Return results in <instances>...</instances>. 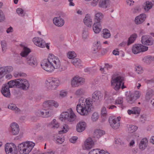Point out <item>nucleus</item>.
<instances>
[{
  "label": "nucleus",
  "instance_id": "aec40b11",
  "mask_svg": "<svg viewBox=\"0 0 154 154\" xmlns=\"http://www.w3.org/2000/svg\"><path fill=\"white\" fill-rule=\"evenodd\" d=\"M54 24L58 27H62L64 24L65 21L64 19L60 17H55L53 19Z\"/></svg>",
  "mask_w": 154,
  "mask_h": 154
},
{
  "label": "nucleus",
  "instance_id": "6e6552de",
  "mask_svg": "<svg viewBox=\"0 0 154 154\" xmlns=\"http://www.w3.org/2000/svg\"><path fill=\"white\" fill-rule=\"evenodd\" d=\"M85 82L84 78L79 76H75L72 79L70 84L73 88L78 87L83 85Z\"/></svg>",
  "mask_w": 154,
  "mask_h": 154
},
{
  "label": "nucleus",
  "instance_id": "ea45409f",
  "mask_svg": "<svg viewBox=\"0 0 154 154\" xmlns=\"http://www.w3.org/2000/svg\"><path fill=\"white\" fill-rule=\"evenodd\" d=\"M8 108L16 113H19L20 112V110L14 104H9L8 106Z\"/></svg>",
  "mask_w": 154,
  "mask_h": 154
},
{
  "label": "nucleus",
  "instance_id": "f03ea898",
  "mask_svg": "<svg viewBox=\"0 0 154 154\" xmlns=\"http://www.w3.org/2000/svg\"><path fill=\"white\" fill-rule=\"evenodd\" d=\"M61 66V62L59 58L54 55L50 54L47 60L43 61L41 64L42 68L46 71L51 72L54 69H59Z\"/></svg>",
  "mask_w": 154,
  "mask_h": 154
},
{
  "label": "nucleus",
  "instance_id": "0eeeda50",
  "mask_svg": "<svg viewBox=\"0 0 154 154\" xmlns=\"http://www.w3.org/2000/svg\"><path fill=\"white\" fill-rule=\"evenodd\" d=\"M121 117L120 116L115 117L110 116L109 119V122L110 127L113 129H118L120 125Z\"/></svg>",
  "mask_w": 154,
  "mask_h": 154
},
{
  "label": "nucleus",
  "instance_id": "2eb2a0df",
  "mask_svg": "<svg viewBox=\"0 0 154 154\" xmlns=\"http://www.w3.org/2000/svg\"><path fill=\"white\" fill-rule=\"evenodd\" d=\"M10 130L13 135H17L19 134L20 131L19 125L15 122L11 123L10 125Z\"/></svg>",
  "mask_w": 154,
  "mask_h": 154
},
{
  "label": "nucleus",
  "instance_id": "c756f323",
  "mask_svg": "<svg viewBox=\"0 0 154 154\" xmlns=\"http://www.w3.org/2000/svg\"><path fill=\"white\" fill-rule=\"evenodd\" d=\"M106 107L105 106L102 107L100 111L101 117L104 120L107 119L108 117Z\"/></svg>",
  "mask_w": 154,
  "mask_h": 154
},
{
  "label": "nucleus",
  "instance_id": "393cba45",
  "mask_svg": "<svg viewBox=\"0 0 154 154\" xmlns=\"http://www.w3.org/2000/svg\"><path fill=\"white\" fill-rule=\"evenodd\" d=\"M93 30L96 34H98L100 32L102 29V26L100 22H94L92 26Z\"/></svg>",
  "mask_w": 154,
  "mask_h": 154
},
{
  "label": "nucleus",
  "instance_id": "dca6fc26",
  "mask_svg": "<svg viewBox=\"0 0 154 154\" xmlns=\"http://www.w3.org/2000/svg\"><path fill=\"white\" fill-rule=\"evenodd\" d=\"M33 42L36 46L42 48H44L46 46L45 42L41 38L35 37L33 38Z\"/></svg>",
  "mask_w": 154,
  "mask_h": 154
},
{
  "label": "nucleus",
  "instance_id": "473e14b6",
  "mask_svg": "<svg viewBox=\"0 0 154 154\" xmlns=\"http://www.w3.org/2000/svg\"><path fill=\"white\" fill-rule=\"evenodd\" d=\"M54 140L56 143L59 144H62L64 141V137L61 135L60 134L54 136Z\"/></svg>",
  "mask_w": 154,
  "mask_h": 154
},
{
  "label": "nucleus",
  "instance_id": "3c124183",
  "mask_svg": "<svg viewBox=\"0 0 154 154\" xmlns=\"http://www.w3.org/2000/svg\"><path fill=\"white\" fill-rule=\"evenodd\" d=\"M17 14L20 16L23 17L25 15V12L24 10L21 8H17L16 10Z\"/></svg>",
  "mask_w": 154,
  "mask_h": 154
},
{
  "label": "nucleus",
  "instance_id": "5fc2aeb1",
  "mask_svg": "<svg viewBox=\"0 0 154 154\" xmlns=\"http://www.w3.org/2000/svg\"><path fill=\"white\" fill-rule=\"evenodd\" d=\"M67 56L69 58L72 59L75 58L76 57V55L74 51H70L68 52Z\"/></svg>",
  "mask_w": 154,
  "mask_h": 154
},
{
  "label": "nucleus",
  "instance_id": "a19ab883",
  "mask_svg": "<svg viewBox=\"0 0 154 154\" xmlns=\"http://www.w3.org/2000/svg\"><path fill=\"white\" fill-rule=\"evenodd\" d=\"M137 100L134 97V96L131 94H130L126 97V100L129 104H132L134 103Z\"/></svg>",
  "mask_w": 154,
  "mask_h": 154
},
{
  "label": "nucleus",
  "instance_id": "e433bc0d",
  "mask_svg": "<svg viewBox=\"0 0 154 154\" xmlns=\"http://www.w3.org/2000/svg\"><path fill=\"white\" fill-rule=\"evenodd\" d=\"M0 68L3 73H4L5 75L6 74L11 72L12 71L13 69V67L11 66L2 67Z\"/></svg>",
  "mask_w": 154,
  "mask_h": 154
},
{
  "label": "nucleus",
  "instance_id": "c03bdc74",
  "mask_svg": "<svg viewBox=\"0 0 154 154\" xmlns=\"http://www.w3.org/2000/svg\"><path fill=\"white\" fill-rule=\"evenodd\" d=\"M99 115L97 112H94L91 115V120L92 122H94L97 121L99 118Z\"/></svg>",
  "mask_w": 154,
  "mask_h": 154
},
{
  "label": "nucleus",
  "instance_id": "c85d7f7f",
  "mask_svg": "<svg viewBox=\"0 0 154 154\" xmlns=\"http://www.w3.org/2000/svg\"><path fill=\"white\" fill-rule=\"evenodd\" d=\"M88 154H110L107 152H106L103 150H100L99 149H94L91 150Z\"/></svg>",
  "mask_w": 154,
  "mask_h": 154
},
{
  "label": "nucleus",
  "instance_id": "f8f14e48",
  "mask_svg": "<svg viewBox=\"0 0 154 154\" xmlns=\"http://www.w3.org/2000/svg\"><path fill=\"white\" fill-rule=\"evenodd\" d=\"M18 88L24 91L27 90L29 88L30 84L27 79H18Z\"/></svg>",
  "mask_w": 154,
  "mask_h": 154
},
{
  "label": "nucleus",
  "instance_id": "423d86ee",
  "mask_svg": "<svg viewBox=\"0 0 154 154\" xmlns=\"http://www.w3.org/2000/svg\"><path fill=\"white\" fill-rule=\"evenodd\" d=\"M60 84V81L58 79L49 78L45 81V87L47 91L51 92L56 89Z\"/></svg>",
  "mask_w": 154,
  "mask_h": 154
},
{
  "label": "nucleus",
  "instance_id": "13d9d810",
  "mask_svg": "<svg viewBox=\"0 0 154 154\" xmlns=\"http://www.w3.org/2000/svg\"><path fill=\"white\" fill-rule=\"evenodd\" d=\"M93 46L95 47L96 48L99 50H100L101 48V44L100 42V41H97L95 42L93 44Z\"/></svg>",
  "mask_w": 154,
  "mask_h": 154
},
{
  "label": "nucleus",
  "instance_id": "a18cd8bd",
  "mask_svg": "<svg viewBox=\"0 0 154 154\" xmlns=\"http://www.w3.org/2000/svg\"><path fill=\"white\" fill-rule=\"evenodd\" d=\"M85 90L83 88H79L77 89L75 92V95L78 97L83 95L85 93Z\"/></svg>",
  "mask_w": 154,
  "mask_h": 154
},
{
  "label": "nucleus",
  "instance_id": "052dcab7",
  "mask_svg": "<svg viewBox=\"0 0 154 154\" xmlns=\"http://www.w3.org/2000/svg\"><path fill=\"white\" fill-rule=\"evenodd\" d=\"M123 99L122 97H119L115 101V104H121L123 103Z\"/></svg>",
  "mask_w": 154,
  "mask_h": 154
},
{
  "label": "nucleus",
  "instance_id": "2f4dec72",
  "mask_svg": "<svg viewBox=\"0 0 154 154\" xmlns=\"http://www.w3.org/2000/svg\"><path fill=\"white\" fill-rule=\"evenodd\" d=\"M31 52L30 49L26 47L23 46V47L22 50L20 53V55L22 57H25L27 56Z\"/></svg>",
  "mask_w": 154,
  "mask_h": 154
},
{
  "label": "nucleus",
  "instance_id": "338daca9",
  "mask_svg": "<svg viewBox=\"0 0 154 154\" xmlns=\"http://www.w3.org/2000/svg\"><path fill=\"white\" fill-rule=\"evenodd\" d=\"M52 112L50 111H47L44 112V118L48 117L51 116Z\"/></svg>",
  "mask_w": 154,
  "mask_h": 154
},
{
  "label": "nucleus",
  "instance_id": "bb28decb",
  "mask_svg": "<svg viewBox=\"0 0 154 154\" xmlns=\"http://www.w3.org/2000/svg\"><path fill=\"white\" fill-rule=\"evenodd\" d=\"M140 109L137 107H132L131 109H128L127 112L129 115L131 114L138 115L140 114Z\"/></svg>",
  "mask_w": 154,
  "mask_h": 154
},
{
  "label": "nucleus",
  "instance_id": "4d7b16f0",
  "mask_svg": "<svg viewBox=\"0 0 154 154\" xmlns=\"http://www.w3.org/2000/svg\"><path fill=\"white\" fill-rule=\"evenodd\" d=\"M67 92L64 90H62L60 91L59 97L60 98H63L66 97L67 94Z\"/></svg>",
  "mask_w": 154,
  "mask_h": 154
},
{
  "label": "nucleus",
  "instance_id": "c9c22d12",
  "mask_svg": "<svg viewBox=\"0 0 154 154\" xmlns=\"http://www.w3.org/2000/svg\"><path fill=\"white\" fill-rule=\"evenodd\" d=\"M18 79H15L14 80H11L7 84H5L8 86V87L9 88H12L14 87V86H16L18 87Z\"/></svg>",
  "mask_w": 154,
  "mask_h": 154
},
{
  "label": "nucleus",
  "instance_id": "680f3d73",
  "mask_svg": "<svg viewBox=\"0 0 154 154\" xmlns=\"http://www.w3.org/2000/svg\"><path fill=\"white\" fill-rule=\"evenodd\" d=\"M5 19V15L3 11L0 10V22L4 21Z\"/></svg>",
  "mask_w": 154,
  "mask_h": 154
},
{
  "label": "nucleus",
  "instance_id": "7ed1b4c3",
  "mask_svg": "<svg viewBox=\"0 0 154 154\" xmlns=\"http://www.w3.org/2000/svg\"><path fill=\"white\" fill-rule=\"evenodd\" d=\"M35 146L32 141H27L19 144L17 147L21 154H29Z\"/></svg>",
  "mask_w": 154,
  "mask_h": 154
},
{
  "label": "nucleus",
  "instance_id": "f3484780",
  "mask_svg": "<svg viewBox=\"0 0 154 154\" xmlns=\"http://www.w3.org/2000/svg\"><path fill=\"white\" fill-rule=\"evenodd\" d=\"M87 124L83 121L79 122L76 125V130L78 132H82L84 131L87 128Z\"/></svg>",
  "mask_w": 154,
  "mask_h": 154
},
{
  "label": "nucleus",
  "instance_id": "5701e85b",
  "mask_svg": "<svg viewBox=\"0 0 154 154\" xmlns=\"http://www.w3.org/2000/svg\"><path fill=\"white\" fill-rule=\"evenodd\" d=\"M83 22L88 27H91L93 24L91 16L89 14H86L83 19Z\"/></svg>",
  "mask_w": 154,
  "mask_h": 154
},
{
  "label": "nucleus",
  "instance_id": "ddd939ff",
  "mask_svg": "<svg viewBox=\"0 0 154 154\" xmlns=\"http://www.w3.org/2000/svg\"><path fill=\"white\" fill-rule=\"evenodd\" d=\"M94 145V142L91 137L87 138L84 142L83 148L89 150L92 148Z\"/></svg>",
  "mask_w": 154,
  "mask_h": 154
},
{
  "label": "nucleus",
  "instance_id": "e2e57ef3",
  "mask_svg": "<svg viewBox=\"0 0 154 154\" xmlns=\"http://www.w3.org/2000/svg\"><path fill=\"white\" fill-rule=\"evenodd\" d=\"M88 32L87 30H84L82 33V37L84 39H86L88 38Z\"/></svg>",
  "mask_w": 154,
  "mask_h": 154
},
{
  "label": "nucleus",
  "instance_id": "a211bd4d",
  "mask_svg": "<svg viewBox=\"0 0 154 154\" xmlns=\"http://www.w3.org/2000/svg\"><path fill=\"white\" fill-rule=\"evenodd\" d=\"M103 94L100 91H95L92 94V98L94 101L98 102L101 101L103 98Z\"/></svg>",
  "mask_w": 154,
  "mask_h": 154
},
{
  "label": "nucleus",
  "instance_id": "9b49d317",
  "mask_svg": "<svg viewBox=\"0 0 154 154\" xmlns=\"http://www.w3.org/2000/svg\"><path fill=\"white\" fill-rule=\"evenodd\" d=\"M5 150L7 154H17L16 146L14 143H7L5 145Z\"/></svg>",
  "mask_w": 154,
  "mask_h": 154
},
{
  "label": "nucleus",
  "instance_id": "b1692460",
  "mask_svg": "<svg viewBox=\"0 0 154 154\" xmlns=\"http://www.w3.org/2000/svg\"><path fill=\"white\" fill-rule=\"evenodd\" d=\"M1 92L3 95L6 97H10L11 96L10 91L7 85L4 84L2 86Z\"/></svg>",
  "mask_w": 154,
  "mask_h": 154
},
{
  "label": "nucleus",
  "instance_id": "6ab92c4d",
  "mask_svg": "<svg viewBox=\"0 0 154 154\" xmlns=\"http://www.w3.org/2000/svg\"><path fill=\"white\" fill-rule=\"evenodd\" d=\"M146 16L144 14H141L136 17L134 19V22L137 25H140L145 20Z\"/></svg>",
  "mask_w": 154,
  "mask_h": 154
},
{
  "label": "nucleus",
  "instance_id": "a878e982",
  "mask_svg": "<svg viewBox=\"0 0 154 154\" xmlns=\"http://www.w3.org/2000/svg\"><path fill=\"white\" fill-rule=\"evenodd\" d=\"M142 7L145 11L148 12L149 10L152 8L153 4L151 2L147 1L143 3Z\"/></svg>",
  "mask_w": 154,
  "mask_h": 154
},
{
  "label": "nucleus",
  "instance_id": "69168bd1",
  "mask_svg": "<svg viewBox=\"0 0 154 154\" xmlns=\"http://www.w3.org/2000/svg\"><path fill=\"white\" fill-rule=\"evenodd\" d=\"M115 143L116 144H119L121 145H123L124 144V142L123 140L120 139H117L115 140Z\"/></svg>",
  "mask_w": 154,
  "mask_h": 154
},
{
  "label": "nucleus",
  "instance_id": "4be33fe9",
  "mask_svg": "<svg viewBox=\"0 0 154 154\" xmlns=\"http://www.w3.org/2000/svg\"><path fill=\"white\" fill-rule=\"evenodd\" d=\"M141 42L143 44L146 45H152L153 44L152 38L149 36L146 35L142 36Z\"/></svg>",
  "mask_w": 154,
  "mask_h": 154
},
{
  "label": "nucleus",
  "instance_id": "f257e3e1",
  "mask_svg": "<svg viewBox=\"0 0 154 154\" xmlns=\"http://www.w3.org/2000/svg\"><path fill=\"white\" fill-rule=\"evenodd\" d=\"M92 108V103L90 98L82 97L79 99L76 110L80 115L86 116L91 112Z\"/></svg>",
  "mask_w": 154,
  "mask_h": 154
},
{
  "label": "nucleus",
  "instance_id": "37998d69",
  "mask_svg": "<svg viewBox=\"0 0 154 154\" xmlns=\"http://www.w3.org/2000/svg\"><path fill=\"white\" fill-rule=\"evenodd\" d=\"M154 60V57L150 56L145 57L142 59L143 61L146 64L150 63Z\"/></svg>",
  "mask_w": 154,
  "mask_h": 154
},
{
  "label": "nucleus",
  "instance_id": "8fccbe9b",
  "mask_svg": "<svg viewBox=\"0 0 154 154\" xmlns=\"http://www.w3.org/2000/svg\"><path fill=\"white\" fill-rule=\"evenodd\" d=\"M69 130V127L68 125L66 124H64L61 128V130L59 132L60 134L65 133Z\"/></svg>",
  "mask_w": 154,
  "mask_h": 154
},
{
  "label": "nucleus",
  "instance_id": "412c9836",
  "mask_svg": "<svg viewBox=\"0 0 154 154\" xmlns=\"http://www.w3.org/2000/svg\"><path fill=\"white\" fill-rule=\"evenodd\" d=\"M105 99L104 106L105 107L115 104L114 98L111 96H109L107 94H106L105 95Z\"/></svg>",
  "mask_w": 154,
  "mask_h": 154
},
{
  "label": "nucleus",
  "instance_id": "6e6d98bb",
  "mask_svg": "<svg viewBox=\"0 0 154 154\" xmlns=\"http://www.w3.org/2000/svg\"><path fill=\"white\" fill-rule=\"evenodd\" d=\"M35 114L37 116L44 118V112L42 110H37L35 111Z\"/></svg>",
  "mask_w": 154,
  "mask_h": 154
},
{
  "label": "nucleus",
  "instance_id": "1a4fd4ad",
  "mask_svg": "<svg viewBox=\"0 0 154 154\" xmlns=\"http://www.w3.org/2000/svg\"><path fill=\"white\" fill-rule=\"evenodd\" d=\"M59 106L58 103L54 100H49L44 101L42 104L43 108L45 110L51 109L53 106L56 108H57Z\"/></svg>",
  "mask_w": 154,
  "mask_h": 154
},
{
  "label": "nucleus",
  "instance_id": "4c0bfd02",
  "mask_svg": "<svg viewBox=\"0 0 154 154\" xmlns=\"http://www.w3.org/2000/svg\"><path fill=\"white\" fill-rule=\"evenodd\" d=\"M137 37V34L136 33H134L131 35L128 38L127 45H129L134 42V41Z\"/></svg>",
  "mask_w": 154,
  "mask_h": 154
},
{
  "label": "nucleus",
  "instance_id": "9d476101",
  "mask_svg": "<svg viewBox=\"0 0 154 154\" xmlns=\"http://www.w3.org/2000/svg\"><path fill=\"white\" fill-rule=\"evenodd\" d=\"M148 47L140 44H135L132 48V52L134 54H137L141 52L147 51Z\"/></svg>",
  "mask_w": 154,
  "mask_h": 154
},
{
  "label": "nucleus",
  "instance_id": "4468645a",
  "mask_svg": "<svg viewBox=\"0 0 154 154\" xmlns=\"http://www.w3.org/2000/svg\"><path fill=\"white\" fill-rule=\"evenodd\" d=\"M26 63L32 67H36L37 64V60L36 57L32 55L29 56L26 59Z\"/></svg>",
  "mask_w": 154,
  "mask_h": 154
},
{
  "label": "nucleus",
  "instance_id": "49530a36",
  "mask_svg": "<svg viewBox=\"0 0 154 154\" xmlns=\"http://www.w3.org/2000/svg\"><path fill=\"white\" fill-rule=\"evenodd\" d=\"M103 36L104 38H108L111 36L110 31L107 29H104L103 30Z\"/></svg>",
  "mask_w": 154,
  "mask_h": 154
},
{
  "label": "nucleus",
  "instance_id": "f704fd0d",
  "mask_svg": "<svg viewBox=\"0 0 154 154\" xmlns=\"http://www.w3.org/2000/svg\"><path fill=\"white\" fill-rule=\"evenodd\" d=\"M104 134L105 132L103 130L97 129L94 131L93 136L94 137L99 138Z\"/></svg>",
  "mask_w": 154,
  "mask_h": 154
},
{
  "label": "nucleus",
  "instance_id": "58836bf2",
  "mask_svg": "<svg viewBox=\"0 0 154 154\" xmlns=\"http://www.w3.org/2000/svg\"><path fill=\"white\" fill-rule=\"evenodd\" d=\"M51 128L53 129L58 128L60 126V123L55 119H54L49 125Z\"/></svg>",
  "mask_w": 154,
  "mask_h": 154
},
{
  "label": "nucleus",
  "instance_id": "bf43d9fd",
  "mask_svg": "<svg viewBox=\"0 0 154 154\" xmlns=\"http://www.w3.org/2000/svg\"><path fill=\"white\" fill-rule=\"evenodd\" d=\"M131 94L134 96V97L136 100L139 98L141 95V93L139 91H136L134 93Z\"/></svg>",
  "mask_w": 154,
  "mask_h": 154
},
{
  "label": "nucleus",
  "instance_id": "39448f33",
  "mask_svg": "<svg viewBox=\"0 0 154 154\" xmlns=\"http://www.w3.org/2000/svg\"><path fill=\"white\" fill-rule=\"evenodd\" d=\"M77 116L71 108L68 109L66 111L63 112L60 115L59 119L62 121H67L72 122L75 121Z\"/></svg>",
  "mask_w": 154,
  "mask_h": 154
},
{
  "label": "nucleus",
  "instance_id": "0e129e2a",
  "mask_svg": "<svg viewBox=\"0 0 154 154\" xmlns=\"http://www.w3.org/2000/svg\"><path fill=\"white\" fill-rule=\"evenodd\" d=\"M78 139V138L77 137L73 136L70 138L69 140L71 143H74L76 142Z\"/></svg>",
  "mask_w": 154,
  "mask_h": 154
},
{
  "label": "nucleus",
  "instance_id": "603ef678",
  "mask_svg": "<svg viewBox=\"0 0 154 154\" xmlns=\"http://www.w3.org/2000/svg\"><path fill=\"white\" fill-rule=\"evenodd\" d=\"M1 45L2 51L3 53L6 52L7 49V45L5 41L3 40L1 42Z\"/></svg>",
  "mask_w": 154,
  "mask_h": 154
},
{
  "label": "nucleus",
  "instance_id": "7c9ffc66",
  "mask_svg": "<svg viewBox=\"0 0 154 154\" xmlns=\"http://www.w3.org/2000/svg\"><path fill=\"white\" fill-rule=\"evenodd\" d=\"M154 95V89H149L146 91L145 99L147 100H149Z\"/></svg>",
  "mask_w": 154,
  "mask_h": 154
},
{
  "label": "nucleus",
  "instance_id": "de8ad7c7",
  "mask_svg": "<svg viewBox=\"0 0 154 154\" xmlns=\"http://www.w3.org/2000/svg\"><path fill=\"white\" fill-rule=\"evenodd\" d=\"M108 4L107 2V0H100L99 3V7L106 8L108 7Z\"/></svg>",
  "mask_w": 154,
  "mask_h": 154
},
{
  "label": "nucleus",
  "instance_id": "864d4df0",
  "mask_svg": "<svg viewBox=\"0 0 154 154\" xmlns=\"http://www.w3.org/2000/svg\"><path fill=\"white\" fill-rule=\"evenodd\" d=\"M135 70L136 72L138 74H141L143 72V68L140 65L136 66L135 67Z\"/></svg>",
  "mask_w": 154,
  "mask_h": 154
},
{
  "label": "nucleus",
  "instance_id": "09e8293b",
  "mask_svg": "<svg viewBox=\"0 0 154 154\" xmlns=\"http://www.w3.org/2000/svg\"><path fill=\"white\" fill-rule=\"evenodd\" d=\"M128 131L130 133H133L136 131L137 129V127L133 125H129L127 126Z\"/></svg>",
  "mask_w": 154,
  "mask_h": 154
},
{
  "label": "nucleus",
  "instance_id": "20e7f679",
  "mask_svg": "<svg viewBox=\"0 0 154 154\" xmlns=\"http://www.w3.org/2000/svg\"><path fill=\"white\" fill-rule=\"evenodd\" d=\"M124 78L120 75L113 77L111 81V85L115 90H119L121 88L122 89L126 88L124 85Z\"/></svg>",
  "mask_w": 154,
  "mask_h": 154
},
{
  "label": "nucleus",
  "instance_id": "79ce46f5",
  "mask_svg": "<svg viewBox=\"0 0 154 154\" xmlns=\"http://www.w3.org/2000/svg\"><path fill=\"white\" fill-rule=\"evenodd\" d=\"M71 63L77 67L80 68L82 66V61L79 59L75 58L72 60Z\"/></svg>",
  "mask_w": 154,
  "mask_h": 154
},
{
  "label": "nucleus",
  "instance_id": "72a5a7b5",
  "mask_svg": "<svg viewBox=\"0 0 154 154\" xmlns=\"http://www.w3.org/2000/svg\"><path fill=\"white\" fill-rule=\"evenodd\" d=\"M148 143V139L146 138H143L140 141L139 144L140 148L142 149H144L147 146Z\"/></svg>",
  "mask_w": 154,
  "mask_h": 154
},
{
  "label": "nucleus",
  "instance_id": "cd10ccee",
  "mask_svg": "<svg viewBox=\"0 0 154 154\" xmlns=\"http://www.w3.org/2000/svg\"><path fill=\"white\" fill-rule=\"evenodd\" d=\"M104 17L103 14L100 12L96 11L94 14V19L95 22H100L101 20Z\"/></svg>",
  "mask_w": 154,
  "mask_h": 154
},
{
  "label": "nucleus",
  "instance_id": "774afa93",
  "mask_svg": "<svg viewBox=\"0 0 154 154\" xmlns=\"http://www.w3.org/2000/svg\"><path fill=\"white\" fill-rule=\"evenodd\" d=\"M99 0H93L91 2V5L93 7L96 6Z\"/></svg>",
  "mask_w": 154,
  "mask_h": 154
}]
</instances>
